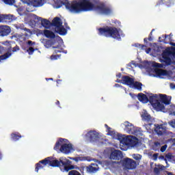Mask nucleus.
Segmentation results:
<instances>
[{"instance_id":"1","label":"nucleus","mask_w":175,"mask_h":175,"mask_svg":"<svg viewBox=\"0 0 175 175\" xmlns=\"http://www.w3.org/2000/svg\"><path fill=\"white\" fill-rule=\"evenodd\" d=\"M61 4L64 5L69 12L74 13H81V12H91V10H96L100 14H105V16H110L113 14V9L107 6L105 3H99L98 5L95 6L90 0H81L80 1L70 3L68 0L61 1Z\"/></svg>"},{"instance_id":"2","label":"nucleus","mask_w":175,"mask_h":175,"mask_svg":"<svg viewBox=\"0 0 175 175\" xmlns=\"http://www.w3.org/2000/svg\"><path fill=\"white\" fill-rule=\"evenodd\" d=\"M42 163L44 166L49 165V166H51L52 167H61V166H63L66 172H69V170L75 169V165H70V161L68 159L65 161H58L57 159H54V157H49L42 160Z\"/></svg>"},{"instance_id":"3","label":"nucleus","mask_w":175,"mask_h":175,"mask_svg":"<svg viewBox=\"0 0 175 175\" xmlns=\"http://www.w3.org/2000/svg\"><path fill=\"white\" fill-rule=\"evenodd\" d=\"M99 35H103L106 38H112L116 40H121V36H122V31L121 29H117L114 27H100L98 29Z\"/></svg>"},{"instance_id":"4","label":"nucleus","mask_w":175,"mask_h":175,"mask_svg":"<svg viewBox=\"0 0 175 175\" xmlns=\"http://www.w3.org/2000/svg\"><path fill=\"white\" fill-rule=\"evenodd\" d=\"M171 47H167L163 51V58L167 65L175 64V43L170 42Z\"/></svg>"},{"instance_id":"5","label":"nucleus","mask_w":175,"mask_h":175,"mask_svg":"<svg viewBox=\"0 0 175 175\" xmlns=\"http://www.w3.org/2000/svg\"><path fill=\"white\" fill-rule=\"evenodd\" d=\"M158 99V94H152L149 96L148 100L157 111H163V110H165V105L161 103V101Z\"/></svg>"},{"instance_id":"6","label":"nucleus","mask_w":175,"mask_h":175,"mask_svg":"<svg viewBox=\"0 0 175 175\" xmlns=\"http://www.w3.org/2000/svg\"><path fill=\"white\" fill-rule=\"evenodd\" d=\"M118 139L122 142L125 146H129V147H135V146L137 145V138L133 135L123 137L122 135L118 134Z\"/></svg>"},{"instance_id":"7","label":"nucleus","mask_w":175,"mask_h":175,"mask_svg":"<svg viewBox=\"0 0 175 175\" xmlns=\"http://www.w3.org/2000/svg\"><path fill=\"white\" fill-rule=\"evenodd\" d=\"M85 136L89 139L91 143H94L95 142H99V133L96 132V131H90L85 135Z\"/></svg>"},{"instance_id":"8","label":"nucleus","mask_w":175,"mask_h":175,"mask_svg":"<svg viewBox=\"0 0 175 175\" xmlns=\"http://www.w3.org/2000/svg\"><path fill=\"white\" fill-rule=\"evenodd\" d=\"M125 129L129 133H133V135H138L140 130L137 128H135V126L129 122H124Z\"/></svg>"},{"instance_id":"9","label":"nucleus","mask_w":175,"mask_h":175,"mask_svg":"<svg viewBox=\"0 0 175 175\" xmlns=\"http://www.w3.org/2000/svg\"><path fill=\"white\" fill-rule=\"evenodd\" d=\"M10 32H12V28H10V26L5 25H0L1 38H5V36H8V35H10Z\"/></svg>"},{"instance_id":"10","label":"nucleus","mask_w":175,"mask_h":175,"mask_svg":"<svg viewBox=\"0 0 175 175\" xmlns=\"http://www.w3.org/2000/svg\"><path fill=\"white\" fill-rule=\"evenodd\" d=\"M123 163L125 167H126V169H129V170L136 169V166H137L136 161L129 158L125 159L123 161Z\"/></svg>"},{"instance_id":"11","label":"nucleus","mask_w":175,"mask_h":175,"mask_svg":"<svg viewBox=\"0 0 175 175\" xmlns=\"http://www.w3.org/2000/svg\"><path fill=\"white\" fill-rule=\"evenodd\" d=\"M14 20H16V17L12 14H0V23H12Z\"/></svg>"},{"instance_id":"12","label":"nucleus","mask_w":175,"mask_h":175,"mask_svg":"<svg viewBox=\"0 0 175 175\" xmlns=\"http://www.w3.org/2000/svg\"><path fill=\"white\" fill-rule=\"evenodd\" d=\"M133 81H135V79L127 75L123 76L121 79L122 84H124V85H128L130 88H132Z\"/></svg>"},{"instance_id":"13","label":"nucleus","mask_w":175,"mask_h":175,"mask_svg":"<svg viewBox=\"0 0 175 175\" xmlns=\"http://www.w3.org/2000/svg\"><path fill=\"white\" fill-rule=\"evenodd\" d=\"M34 16V20L37 21H41V25L44 27V28H50L51 25V22L48 21L47 19H43L42 17L38 16L35 14L33 15Z\"/></svg>"},{"instance_id":"14","label":"nucleus","mask_w":175,"mask_h":175,"mask_svg":"<svg viewBox=\"0 0 175 175\" xmlns=\"http://www.w3.org/2000/svg\"><path fill=\"white\" fill-rule=\"evenodd\" d=\"M155 132L159 136H163L167 133L166 127L163 124H155Z\"/></svg>"},{"instance_id":"15","label":"nucleus","mask_w":175,"mask_h":175,"mask_svg":"<svg viewBox=\"0 0 175 175\" xmlns=\"http://www.w3.org/2000/svg\"><path fill=\"white\" fill-rule=\"evenodd\" d=\"M110 159H113L114 161H120L122 158V152L118 150H115L111 152L110 156Z\"/></svg>"},{"instance_id":"16","label":"nucleus","mask_w":175,"mask_h":175,"mask_svg":"<svg viewBox=\"0 0 175 175\" xmlns=\"http://www.w3.org/2000/svg\"><path fill=\"white\" fill-rule=\"evenodd\" d=\"M73 150L72 144H63L60 148V152L63 154H69Z\"/></svg>"},{"instance_id":"17","label":"nucleus","mask_w":175,"mask_h":175,"mask_svg":"<svg viewBox=\"0 0 175 175\" xmlns=\"http://www.w3.org/2000/svg\"><path fill=\"white\" fill-rule=\"evenodd\" d=\"M160 62L161 64L154 62L152 64V66L154 68H163L165 69L166 66H169L172 65V64H167L166 62H165V60H163V52H162L161 53V58L160 59Z\"/></svg>"},{"instance_id":"18","label":"nucleus","mask_w":175,"mask_h":175,"mask_svg":"<svg viewBox=\"0 0 175 175\" xmlns=\"http://www.w3.org/2000/svg\"><path fill=\"white\" fill-rule=\"evenodd\" d=\"M159 102L164 105H170V100H172L171 96H167L166 94H159Z\"/></svg>"},{"instance_id":"19","label":"nucleus","mask_w":175,"mask_h":175,"mask_svg":"<svg viewBox=\"0 0 175 175\" xmlns=\"http://www.w3.org/2000/svg\"><path fill=\"white\" fill-rule=\"evenodd\" d=\"M154 73H156L158 77H162L163 76H168L169 72L166 70L155 68Z\"/></svg>"},{"instance_id":"20","label":"nucleus","mask_w":175,"mask_h":175,"mask_svg":"<svg viewBox=\"0 0 175 175\" xmlns=\"http://www.w3.org/2000/svg\"><path fill=\"white\" fill-rule=\"evenodd\" d=\"M51 25H52V27H55V28L62 27V21L61 20V18L59 17L54 18L53 20L52 21V23H51Z\"/></svg>"},{"instance_id":"21","label":"nucleus","mask_w":175,"mask_h":175,"mask_svg":"<svg viewBox=\"0 0 175 175\" xmlns=\"http://www.w3.org/2000/svg\"><path fill=\"white\" fill-rule=\"evenodd\" d=\"M174 3L173 0H159L157 3L156 6H159L161 5H166L168 8L172 6V5Z\"/></svg>"},{"instance_id":"22","label":"nucleus","mask_w":175,"mask_h":175,"mask_svg":"<svg viewBox=\"0 0 175 175\" xmlns=\"http://www.w3.org/2000/svg\"><path fill=\"white\" fill-rule=\"evenodd\" d=\"M55 31L57 32V33H59V35L65 36L66 33H68V30L64 27V26H59V27H55Z\"/></svg>"},{"instance_id":"23","label":"nucleus","mask_w":175,"mask_h":175,"mask_svg":"<svg viewBox=\"0 0 175 175\" xmlns=\"http://www.w3.org/2000/svg\"><path fill=\"white\" fill-rule=\"evenodd\" d=\"M66 139L60 138L55 144L54 146V150L55 151H61V147L62 146V144H64V142H65Z\"/></svg>"},{"instance_id":"24","label":"nucleus","mask_w":175,"mask_h":175,"mask_svg":"<svg viewBox=\"0 0 175 175\" xmlns=\"http://www.w3.org/2000/svg\"><path fill=\"white\" fill-rule=\"evenodd\" d=\"M137 98L138 100H139V102H142V103H148L149 102L148 97H147V95L143 93L138 94Z\"/></svg>"},{"instance_id":"25","label":"nucleus","mask_w":175,"mask_h":175,"mask_svg":"<svg viewBox=\"0 0 175 175\" xmlns=\"http://www.w3.org/2000/svg\"><path fill=\"white\" fill-rule=\"evenodd\" d=\"M44 35L46 38H48V39H55V33L51 30H44Z\"/></svg>"},{"instance_id":"26","label":"nucleus","mask_w":175,"mask_h":175,"mask_svg":"<svg viewBox=\"0 0 175 175\" xmlns=\"http://www.w3.org/2000/svg\"><path fill=\"white\" fill-rule=\"evenodd\" d=\"M16 29H21L22 31H25V32H27V33H29V35L32 33V31H31V29L25 27V26H24V24L16 25Z\"/></svg>"},{"instance_id":"27","label":"nucleus","mask_w":175,"mask_h":175,"mask_svg":"<svg viewBox=\"0 0 175 175\" xmlns=\"http://www.w3.org/2000/svg\"><path fill=\"white\" fill-rule=\"evenodd\" d=\"M21 137H23V136L18 132H15V133H11V139L14 142H18V139H21Z\"/></svg>"},{"instance_id":"28","label":"nucleus","mask_w":175,"mask_h":175,"mask_svg":"<svg viewBox=\"0 0 175 175\" xmlns=\"http://www.w3.org/2000/svg\"><path fill=\"white\" fill-rule=\"evenodd\" d=\"M53 44H55V40H45L44 41V46L46 49H50L51 46H53Z\"/></svg>"},{"instance_id":"29","label":"nucleus","mask_w":175,"mask_h":175,"mask_svg":"<svg viewBox=\"0 0 175 175\" xmlns=\"http://www.w3.org/2000/svg\"><path fill=\"white\" fill-rule=\"evenodd\" d=\"M143 87V83L139 81H133L131 88H135V90H138V91H142Z\"/></svg>"},{"instance_id":"30","label":"nucleus","mask_w":175,"mask_h":175,"mask_svg":"<svg viewBox=\"0 0 175 175\" xmlns=\"http://www.w3.org/2000/svg\"><path fill=\"white\" fill-rule=\"evenodd\" d=\"M43 160L40 161L38 163L36 164V168H35V172L38 173L40 169H43L44 167V165H43Z\"/></svg>"},{"instance_id":"31","label":"nucleus","mask_w":175,"mask_h":175,"mask_svg":"<svg viewBox=\"0 0 175 175\" xmlns=\"http://www.w3.org/2000/svg\"><path fill=\"white\" fill-rule=\"evenodd\" d=\"M30 2L33 6L35 8H38L39 6H42L43 3H42V0H30Z\"/></svg>"},{"instance_id":"32","label":"nucleus","mask_w":175,"mask_h":175,"mask_svg":"<svg viewBox=\"0 0 175 175\" xmlns=\"http://www.w3.org/2000/svg\"><path fill=\"white\" fill-rule=\"evenodd\" d=\"M142 120H144V121H146L147 122H150L151 121V115L148 114L147 112H144L142 115Z\"/></svg>"},{"instance_id":"33","label":"nucleus","mask_w":175,"mask_h":175,"mask_svg":"<svg viewBox=\"0 0 175 175\" xmlns=\"http://www.w3.org/2000/svg\"><path fill=\"white\" fill-rule=\"evenodd\" d=\"M53 49H56L54 50V54H58V53H65L66 54V51H62L64 50V49H61L60 44H58L56 46H53Z\"/></svg>"},{"instance_id":"34","label":"nucleus","mask_w":175,"mask_h":175,"mask_svg":"<svg viewBox=\"0 0 175 175\" xmlns=\"http://www.w3.org/2000/svg\"><path fill=\"white\" fill-rule=\"evenodd\" d=\"M11 55H12V53L8 51L2 55H0V61H3L5 59H8V58H9V57H10Z\"/></svg>"},{"instance_id":"35","label":"nucleus","mask_w":175,"mask_h":175,"mask_svg":"<svg viewBox=\"0 0 175 175\" xmlns=\"http://www.w3.org/2000/svg\"><path fill=\"white\" fill-rule=\"evenodd\" d=\"M9 51H12V53H16V51H20V46L18 45H16L14 48L12 49V46H10L8 47Z\"/></svg>"},{"instance_id":"36","label":"nucleus","mask_w":175,"mask_h":175,"mask_svg":"<svg viewBox=\"0 0 175 175\" xmlns=\"http://www.w3.org/2000/svg\"><path fill=\"white\" fill-rule=\"evenodd\" d=\"M172 36H173V34L171 33L170 35L165 34V37H164V40H161V37L159 38V42H163V43H166V39H167V38H172Z\"/></svg>"},{"instance_id":"37","label":"nucleus","mask_w":175,"mask_h":175,"mask_svg":"<svg viewBox=\"0 0 175 175\" xmlns=\"http://www.w3.org/2000/svg\"><path fill=\"white\" fill-rule=\"evenodd\" d=\"M68 175H81V174L79 171L72 169L68 172Z\"/></svg>"},{"instance_id":"38","label":"nucleus","mask_w":175,"mask_h":175,"mask_svg":"<svg viewBox=\"0 0 175 175\" xmlns=\"http://www.w3.org/2000/svg\"><path fill=\"white\" fill-rule=\"evenodd\" d=\"M35 50H38V49H33V47L30 46L28 49H27V53L29 54V55H32V54H33V53L35 52Z\"/></svg>"},{"instance_id":"39","label":"nucleus","mask_w":175,"mask_h":175,"mask_svg":"<svg viewBox=\"0 0 175 175\" xmlns=\"http://www.w3.org/2000/svg\"><path fill=\"white\" fill-rule=\"evenodd\" d=\"M135 47H139V49H141L142 50H144V49H146V47H147V46L144 45V44H140L139 43H135L133 45Z\"/></svg>"},{"instance_id":"40","label":"nucleus","mask_w":175,"mask_h":175,"mask_svg":"<svg viewBox=\"0 0 175 175\" xmlns=\"http://www.w3.org/2000/svg\"><path fill=\"white\" fill-rule=\"evenodd\" d=\"M88 170L91 172H97L98 168L92 165H90L89 167H88Z\"/></svg>"},{"instance_id":"41","label":"nucleus","mask_w":175,"mask_h":175,"mask_svg":"<svg viewBox=\"0 0 175 175\" xmlns=\"http://www.w3.org/2000/svg\"><path fill=\"white\" fill-rule=\"evenodd\" d=\"M5 5H13L16 0H3Z\"/></svg>"},{"instance_id":"42","label":"nucleus","mask_w":175,"mask_h":175,"mask_svg":"<svg viewBox=\"0 0 175 175\" xmlns=\"http://www.w3.org/2000/svg\"><path fill=\"white\" fill-rule=\"evenodd\" d=\"M133 158L135 159V161H140V159H142V155L141 154H133Z\"/></svg>"},{"instance_id":"43","label":"nucleus","mask_w":175,"mask_h":175,"mask_svg":"<svg viewBox=\"0 0 175 175\" xmlns=\"http://www.w3.org/2000/svg\"><path fill=\"white\" fill-rule=\"evenodd\" d=\"M61 57V55H52L51 56V59H58Z\"/></svg>"},{"instance_id":"44","label":"nucleus","mask_w":175,"mask_h":175,"mask_svg":"<svg viewBox=\"0 0 175 175\" xmlns=\"http://www.w3.org/2000/svg\"><path fill=\"white\" fill-rule=\"evenodd\" d=\"M167 148V145H164L163 146H161L160 150L161 152H165L166 151V149Z\"/></svg>"},{"instance_id":"45","label":"nucleus","mask_w":175,"mask_h":175,"mask_svg":"<svg viewBox=\"0 0 175 175\" xmlns=\"http://www.w3.org/2000/svg\"><path fill=\"white\" fill-rule=\"evenodd\" d=\"M159 155V153L153 154L152 158H153L154 161H157V159H158Z\"/></svg>"},{"instance_id":"46","label":"nucleus","mask_w":175,"mask_h":175,"mask_svg":"<svg viewBox=\"0 0 175 175\" xmlns=\"http://www.w3.org/2000/svg\"><path fill=\"white\" fill-rule=\"evenodd\" d=\"M27 44H28L29 46H33V45L36 44V42H33V41H31V40H28V41H27Z\"/></svg>"},{"instance_id":"47","label":"nucleus","mask_w":175,"mask_h":175,"mask_svg":"<svg viewBox=\"0 0 175 175\" xmlns=\"http://www.w3.org/2000/svg\"><path fill=\"white\" fill-rule=\"evenodd\" d=\"M105 128H107V129L110 135H111V133H112V131H111V128H110V127L109 126V125H107V124H105Z\"/></svg>"},{"instance_id":"48","label":"nucleus","mask_w":175,"mask_h":175,"mask_svg":"<svg viewBox=\"0 0 175 175\" xmlns=\"http://www.w3.org/2000/svg\"><path fill=\"white\" fill-rule=\"evenodd\" d=\"M172 154H170V153H168V154H167L166 155H165V158L167 159H168V160H170V159H172Z\"/></svg>"},{"instance_id":"49","label":"nucleus","mask_w":175,"mask_h":175,"mask_svg":"<svg viewBox=\"0 0 175 175\" xmlns=\"http://www.w3.org/2000/svg\"><path fill=\"white\" fill-rule=\"evenodd\" d=\"M159 159H164V161H165V162L167 161V160L166 159H165V156L163 155H161L159 157Z\"/></svg>"},{"instance_id":"50","label":"nucleus","mask_w":175,"mask_h":175,"mask_svg":"<svg viewBox=\"0 0 175 175\" xmlns=\"http://www.w3.org/2000/svg\"><path fill=\"white\" fill-rule=\"evenodd\" d=\"M154 173H159V168H158V167H154Z\"/></svg>"},{"instance_id":"51","label":"nucleus","mask_w":175,"mask_h":175,"mask_svg":"<svg viewBox=\"0 0 175 175\" xmlns=\"http://www.w3.org/2000/svg\"><path fill=\"white\" fill-rule=\"evenodd\" d=\"M170 88H172V90H174V88H175V84L174 83H170Z\"/></svg>"},{"instance_id":"52","label":"nucleus","mask_w":175,"mask_h":175,"mask_svg":"<svg viewBox=\"0 0 175 175\" xmlns=\"http://www.w3.org/2000/svg\"><path fill=\"white\" fill-rule=\"evenodd\" d=\"M154 146H155L156 147H159V146H161V143H159V142H154Z\"/></svg>"},{"instance_id":"53","label":"nucleus","mask_w":175,"mask_h":175,"mask_svg":"<svg viewBox=\"0 0 175 175\" xmlns=\"http://www.w3.org/2000/svg\"><path fill=\"white\" fill-rule=\"evenodd\" d=\"M150 51H151V48H148L146 50V54H150Z\"/></svg>"},{"instance_id":"54","label":"nucleus","mask_w":175,"mask_h":175,"mask_svg":"<svg viewBox=\"0 0 175 175\" xmlns=\"http://www.w3.org/2000/svg\"><path fill=\"white\" fill-rule=\"evenodd\" d=\"M148 40L151 42L152 40V37L151 36H149L148 38Z\"/></svg>"},{"instance_id":"55","label":"nucleus","mask_w":175,"mask_h":175,"mask_svg":"<svg viewBox=\"0 0 175 175\" xmlns=\"http://www.w3.org/2000/svg\"><path fill=\"white\" fill-rule=\"evenodd\" d=\"M26 10H27V12H33V10H30V9H29V7L27 8Z\"/></svg>"},{"instance_id":"56","label":"nucleus","mask_w":175,"mask_h":175,"mask_svg":"<svg viewBox=\"0 0 175 175\" xmlns=\"http://www.w3.org/2000/svg\"><path fill=\"white\" fill-rule=\"evenodd\" d=\"M119 79L121 78V76H122V74H121V72H120L118 75H116Z\"/></svg>"},{"instance_id":"57","label":"nucleus","mask_w":175,"mask_h":175,"mask_svg":"<svg viewBox=\"0 0 175 175\" xmlns=\"http://www.w3.org/2000/svg\"><path fill=\"white\" fill-rule=\"evenodd\" d=\"M148 38H144V43H148Z\"/></svg>"},{"instance_id":"58","label":"nucleus","mask_w":175,"mask_h":175,"mask_svg":"<svg viewBox=\"0 0 175 175\" xmlns=\"http://www.w3.org/2000/svg\"><path fill=\"white\" fill-rule=\"evenodd\" d=\"M10 43H12V41H6L5 44H9L10 46Z\"/></svg>"},{"instance_id":"59","label":"nucleus","mask_w":175,"mask_h":175,"mask_svg":"<svg viewBox=\"0 0 175 175\" xmlns=\"http://www.w3.org/2000/svg\"><path fill=\"white\" fill-rule=\"evenodd\" d=\"M55 105H59V100H57Z\"/></svg>"},{"instance_id":"60","label":"nucleus","mask_w":175,"mask_h":175,"mask_svg":"<svg viewBox=\"0 0 175 175\" xmlns=\"http://www.w3.org/2000/svg\"><path fill=\"white\" fill-rule=\"evenodd\" d=\"M115 87L118 88V87H120V84H118V83H116V84H115Z\"/></svg>"},{"instance_id":"61","label":"nucleus","mask_w":175,"mask_h":175,"mask_svg":"<svg viewBox=\"0 0 175 175\" xmlns=\"http://www.w3.org/2000/svg\"><path fill=\"white\" fill-rule=\"evenodd\" d=\"M116 83H121V80L117 79V80H116Z\"/></svg>"},{"instance_id":"62","label":"nucleus","mask_w":175,"mask_h":175,"mask_svg":"<svg viewBox=\"0 0 175 175\" xmlns=\"http://www.w3.org/2000/svg\"><path fill=\"white\" fill-rule=\"evenodd\" d=\"M46 81L53 80V78H46Z\"/></svg>"},{"instance_id":"63","label":"nucleus","mask_w":175,"mask_h":175,"mask_svg":"<svg viewBox=\"0 0 175 175\" xmlns=\"http://www.w3.org/2000/svg\"><path fill=\"white\" fill-rule=\"evenodd\" d=\"M149 36H151V37L152 36V31H150Z\"/></svg>"},{"instance_id":"64","label":"nucleus","mask_w":175,"mask_h":175,"mask_svg":"<svg viewBox=\"0 0 175 175\" xmlns=\"http://www.w3.org/2000/svg\"><path fill=\"white\" fill-rule=\"evenodd\" d=\"M0 159H2V153L0 152Z\"/></svg>"}]
</instances>
